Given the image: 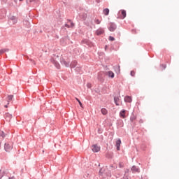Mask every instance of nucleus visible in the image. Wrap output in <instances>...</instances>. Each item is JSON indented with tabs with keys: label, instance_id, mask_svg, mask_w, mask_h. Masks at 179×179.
<instances>
[{
	"label": "nucleus",
	"instance_id": "7",
	"mask_svg": "<svg viewBox=\"0 0 179 179\" xmlns=\"http://www.w3.org/2000/svg\"><path fill=\"white\" fill-rule=\"evenodd\" d=\"M101 114H103V115H107L108 111L107 109H106L105 108H103L101 110Z\"/></svg>",
	"mask_w": 179,
	"mask_h": 179
},
{
	"label": "nucleus",
	"instance_id": "14",
	"mask_svg": "<svg viewBox=\"0 0 179 179\" xmlns=\"http://www.w3.org/2000/svg\"><path fill=\"white\" fill-rule=\"evenodd\" d=\"M108 76L112 79L114 78V73L113 71L108 72Z\"/></svg>",
	"mask_w": 179,
	"mask_h": 179
},
{
	"label": "nucleus",
	"instance_id": "26",
	"mask_svg": "<svg viewBox=\"0 0 179 179\" xmlns=\"http://www.w3.org/2000/svg\"><path fill=\"white\" fill-rule=\"evenodd\" d=\"M119 167H120V169H122V167H124V164L120 163L119 164Z\"/></svg>",
	"mask_w": 179,
	"mask_h": 179
},
{
	"label": "nucleus",
	"instance_id": "24",
	"mask_svg": "<svg viewBox=\"0 0 179 179\" xmlns=\"http://www.w3.org/2000/svg\"><path fill=\"white\" fill-rule=\"evenodd\" d=\"M0 135L2 138H5V133H3V131L0 133Z\"/></svg>",
	"mask_w": 179,
	"mask_h": 179
},
{
	"label": "nucleus",
	"instance_id": "3",
	"mask_svg": "<svg viewBox=\"0 0 179 179\" xmlns=\"http://www.w3.org/2000/svg\"><path fill=\"white\" fill-rule=\"evenodd\" d=\"M120 13H121L120 19H125V17H127V11H125L124 10H121L120 11Z\"/></svg>",
	"mask_w": 179,
	"mask_h": 179
},
{
	"label": "nucleus",
	"instance_id": "28",
	"mask_svg": "<svg viewBox=\"0 0 179 179\" xmlns=\"http://www.w3.org/2000/svg\"><path fill=\"white\" fill-rule=\"evenodd\" d=\"M71 68H73V66H75V65L71 64Z\"/></svg>",
	"mask_w": 179,
	"mask_h": 179
},
{
	"label": "nucleus",
	"instance_id": "29",
	"mask_svg": "<svg viewBox=\"0 0 179 179\" xmlns=\"http://www.w3.org/2000/svg\"><path fill=\"white\" fill-rule=\"evenodd\" d=\"M9 179H16V178H15V177H11Z\"/></svg>",
	"mask_w": 179,
	"mask_h": 179
},
{
	"label": "nucleus",
	"instance_id": "13",
	"mask_svg": "<svg viewBox=\"0 0 179 179\" xmlns=\"http://www.w3.org/2000/svg\"><path fill=\"white\" fill-rule=\"evenodd\" d=\"M135 120H136V115L132 114L130 117V121H131V122H134Z\"/></svg>",
	"mask_w": 179,
	"mask_h": 179
},
{
	"label": "nucleus",
	"instance_id": "33",
	"mask_svg": "<svg viewBox=\"0 0 179 179\" xmlns=\"http://www.w3.org/2000/svg\"><path fill=\"white\" fill-rule=\"evenodd\" d=\"M15 22H17V20H15Z\"/></svg>",
	"mask_w": 179,
	"mask_h": 179
},
{
	"label": "nucleus",
	"instance_id": "11",
	"mask_svg": "<svg viewBox=\"0 0 179 179\" xmlns=\"http://www.w3.org/2000/svg\"><path fill=\"white\" fill-rule=\"evenodd\" d=\"M3 176H5V169H1L0 170V179L2 178V177H3Z\"/></svg>",
	"mask_w": 179,
	"mask_h": 179
},
{
	"label": "nucleus",
	"instance_id": "18",
	"mask_svg": "<svg viewBox=\"0 0 179 179\" xmlns=\"http://www.w3.org/2000/svg\"><path fill=\"white\" fill-rule=\"evenodd\" d=\"M94 22H95V23H96V24H100V23L101 22L100 21V20H99V19H95V20H94Z\"/></svg>",
	"mask_w": 179,
	"mask_h": 179
},
{
	"label": "nucleus",
	"instance_id": "17",
	"mask_svg": "<svg viewBox=\"0 0 179 179\" xmlns=\"http://www.w3.org/2000/svg\"><path fill=\"white\" fill-rule=\"evenodd\" d=\"M6 51H9V49H2L0 50V55L3 54V52H6Z\"/></svg>",
	"mask_w": 179,
	"mask_h": 179
},
{
	"label": "nucleus",
	"instance_id": "27",
	"mask_svg": "<svg viewBox=\"0 0 179 179\" xmlns=\"http://www.w3.org/2000/svg\"><path fill=\"white\" fill-rule=\"evenodd\" d=\"M99 173H100V174H103V169H101V170L99 171Z\"/></svg>",
	"mask_w": 179,
	"mask_h": 179
},
{
	"label": "nucleus",
	"instance_id": "16",
	"mask_svg": "<svg viewBox=\"0 0 179 179\" xmlns=\"http://www.w3.org/2000/svg\"><path fill=\"white\" fill-rule=\"evenodd\" d=\"M71 25H69L68 24H65L66 27H73V22H70Z\"/></svg>",
	"mask_w": 179,
	"mask_h": 179
},
{
	"label": "nucleus",
	"instance_id": "30",
	"mask_svg": "<svg viewBox=\"0 0 179 179\" xmlns=\"http://www.w3.org/2000/svg\"><path fill=\"white\" fill-rule=\"evenodd\" d=\"M4 107H5L6 108H8V105H5Z\"/></svg>",
	"mask_w": 179,
	"mask_h": 179
},
{
	"label": "nucleus",
	"instance_id": "22",
	"mask_svg": "<svg viewBox=\"0 0 179 179\" xmlns=\"http://www.w3.org/2000/svg\"><path fill=\"white\" fill-rule=\"evenodd\" d=\"M114 40H115V38H114V37H113V36H109V41H114Z\"/></svg>",
	"mask_w": 179,
	"mask_h": 179
},
{
	"label": "nucleus",
	"instance_id": "6",
	"mask_svg": "<svg viewBox=\"0 0 179 179\" xmlns=\"http://www.w3.org/2000/svg\"><path fill=\"white\" fill-rule=\"evenodd\" d=\"M131 171H133V173H139V168L136 167V166H133L131 168Z\"/></svg>",
	"mask_w": 179,
	"mask_h": 179
},
{
	"label": "nucleus",
	"instance_id": "25",
	"mask_svg": "<svg viewBox=\"0 0 179 179\" xmlns=\"http://www.w3.org/2000/svg\"><path fill=\"white\" fill-rule=\"evenodd\" d=\"M87 87H88V89H90V87H92V84L87 83Z\"/></svg>",
	"mask_w": 179,
	"mask_h": 179
},
{
	"label": "nucleus",
	"instance_id": "9",
	"mask_svg": "<svg viewBox=\"0 0 179 179\" xmlns=\"http://www.w3.org/2000/svg\"><path fill=\"white\" fill-rule=\"evenodd\" d=\"M103 15H105L106 16H108V13H110V10L108 8H105L103 10Z\"/></svg>",
	"mask_w": 179,
	"mask_h": 179
},
{
	"label": "nucleus",
	"instance_id": "23",
	"mask_svg": "<svg viewBox=\"0 0 179 179\" xmlns=\"http://www.w3.org/2000/svg\"><path fill=\"white\" fill-rule=\"evenodd\" d=\"M8 99L9 101L12 100V99H13V95H9L8 96Z\"/></svg>",
	"mask_w": 179,
	"mask_h": 179
},
{
	"label": "nucleus",
	"instance_id": "1",
	"mask_svg": "<svg viewBox=\"0 0 179 179\" xmlns=\"http://www.w3.org/2000/svg\"><path fill=\"white\" fill-rule=\"evenodd\" d=\"M100 146L97 145V144H94L92 146V150L94 152V153H97L100 152Z\"/></svg>",
	"mask_w": 179,
	"mask_h": 179
},
{
	"label": "nucleus",
	"instance_id": "5",
	"mask_svg": "<svg viewBox=\"0 0 179 179\" xmlns=\"http://www.w3.org/2000/svg\"><path fill=\"white\" fill-rule=\"evenodd\" d=\"M120 146H121V139L119 138L116 141L117 150H120Z\"/></svg>",
	"mask_w": 179,
	"mask_h": 179
},
{
	"label": "nucleus",
	"instance_id": "32",
	"mask_svg": "<svg viewBox=\"0 0 179 179\" xmlns=\"http://www.w3.org/2000/svg\"><path fill=\"white\" fill-rule=\"evenodd\" d=\"M97 2L99 3V2H100V1H97Z\"/></svg>",
	"mask_w": 179,
	"mask_h": 179
},
{
	"label": "nucleus",
	"instance_id": "8",
	"mask_svg": "<svg viewBox=\"0 0 179 179\" xmlns=\"http://www.w3.org/2000/svg\"><path fill=\"white\" fill-rule=\"evenodd\" d=\"M124 101L127 103H131V101H132V98H131V96H126L124 97Z\"/></svg>",
	"mask_w": 179,
	"mask_h": 179
},
{
	"label": "nucleus",
	"instance_id": "31",
	"mask_svg": "<svg viewBox=\"0 0 179 179\" xmlns=\"http://www.w3.org/2000/svg\"><path fill=\"white\" fill-rule=\"evenodd\" d=\"M108 176H109V177H111V173H109V175H108Z\"/></svg>",
	"mask_w": 179,
	"mask_h": 179
},
{
	"label": "nucleus",
	"instance_id": "4",
	"mask_svg": "<svg viewBox=\"0 0 179 179\" xmlns=\"http://www.w3.org/2000/svg\"><path fill=\"white\" fill-rule=\"evenodd\" d=\"M117 29V27L115 26V24L114 23H110L109 25V30L110 31H114Z\"/></svg>",
	"mask_w": 179,
	"mask_h": 179
},
{
	"label": "nucleus",
	"instance_id": "2",
	"mask_svg": "<svg viewBox=\"0 0 179 179\" xmlns=\"http://www.w3.org/2000/svg\"><path fill=\"white\" fill-rule=\"evenodd\" d=\"M12 148H13L12 145H10L8 143H5L4 149H5L6 152H10V150H12Z\"/></svg>",
	"mask_w": 179,
	"mask_h": 179
},
{
	"label": "nucleus",
	"instance_id": "34",
	"mask_svg": "<svg viewBox=\"0 0 179 179\" xmlns=\"http://www.w3.org/2000/svg\"><path fill=\"white\" fill-rule=\"evenodd\" d=\"M20 1H23V0H20Z\"/></svg>",
	"mask_w": 179,
	"mask_h": 179
},
{
	"label": "nucleus",
	"instance_id": "20",
	"mask_svg": "<svg viewBox=\"0 0 179 179\" xmlns=\"http://www.w3.org/2000/svg\"><path fill=\"white\" fill-rule=\"evenodd\" d=\"M130 75H131V76H135V75H136L135 71H131L130 73Z\"/></svg>",
	"mask_w": 179,
	"mask_h": 179
},
{
	"label": "nucleus",
	"instance_id": "21",
	"mask_svg": "<svg viewBox=\"0 0 179 179\" xmlns=\"http://www.w3.org/2000/svg\"><path fill=\"white\" fill-rule=\"evenodd\" d=\"M63 63L64 64L65 66H69V63L66 62V61H64Z\"/></svg>",
	"mask_w": 179,
	"mask_h": 179
},
{
	"label": "nucleus",
	"instance_id": "15",
	"mask_svg": "<svg viewBox=\"0 0 179 179\" xmlns=\"http://www.w3.org/2000/svg\"><path fill=\"white\" fill-rule=\"evenodd\" d=\"M103 33H104V31H103V30H97L96 31V34L98 36H100V34H103Z\"/></svg>",
	"mask_w": 179,
	"mask_h": 179
},
{
	"label": "nucleus",
	"instance_id": "19",
	"mask_svg": "<svg viewBox=\"0 0 179 179\" xmlns=\"http://www.w3.org/2000/svg\"><path fill=\"white\" fill-rule=\"evenodd\" d=\"M76 99L77 100V101H78L79 105H80L81 107H83V105L82 104V102H80V100H79V99H78V98H76Z\"/></svg>",
	"mask_w": 179,
	"mask_h": 179
},
{
	"label": "nucleus",
	"instance_id": "10",
	"mask_svg": "<svg viewBox=\"0 0 179 179\" xmlns=\"http://www.w3.org/2000/svg\"><path fill=\"white\" fill-rule=\"evenodd\" d=\"M125 113H126L125 110L120 111V115L122 118H125Z\"/></svg>",
	"mask_w": 179,
	"mask_h": 179
},
{
	"label": "nucleus",
	"instance_id": "12",
	"mask_svg": "<svg viewBox=\"0 0 179 179\" xmlns=\"http://www.w3.org/2000/svg\"><path fill=\"white\" fill-rule=\"evenodd\" d=\"M114 101L116 104V106H120V98L119 97H115L114 98Z\"/></svg>",
	"mask_w": 179,
	"mask_h": 179
}]
</instances>
